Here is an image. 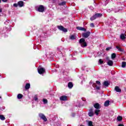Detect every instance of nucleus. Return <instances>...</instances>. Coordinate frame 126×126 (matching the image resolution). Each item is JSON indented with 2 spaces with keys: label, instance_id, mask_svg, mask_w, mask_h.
I'll return each mask as SVG.
<instances>
[{
  "label": "nucleus",
  "instance_id": "1",
  "mask_svg": "<svg viewBox=\"0 0 126 126\" xmlns=\"http://www.w3.org/2000/svg\"><path fill=\"white\" fill-rule=\"evenodd\" d=\"M35 10L36 11H38L39 12H44V11H45V7H44L42 5L36 6L35 7Z\"/></svg>",
  "mask_w": 126,
  "mask_h": 126
},
{
  "label": "nucleus",
  "instance_id": "2",
  "mask_svg": "<svg viewBox=\"0 0 126 126\" xmlns=\"http://www.w3.org/2000/svg\"><path fill=\"white\" fill-rule=\"evenodd\" d=\"M102 15L103 14L101 13H96L95 15L90 18V20H91V21H93V20H95V19L96 18L102 17Z\"/></svg>",
  "mask_w": 126,
  "mask_h": 126
},
{
  "label": "nucleus",
  "instance_id": "3",
  "mask_svg": "<svg viewBox=\"0 0 126 126\" xmlns=\"http://www.w3.org/2000/svg\"><path fill=\"white\" fill-rule=\"evenodd\" d=\"M79 44L81 45V47H84L87 46V43L85 42V39L84 38H81L79 40Z\"/></svg>",
  "mask_w": 126,
  "mask_h": 126
},
{
  "label": "nucleus",
  "instance_id": "4",
  "mask_svg": "<svg viewBox=\"0 0 126 126\" xmlns=\"http://www.w3.org/2000/svg\"><path fill=\"white\" fill-rule=\"evenodd\" d=\"M38 116L39 118L41 119V120H43V121H44V122H47V121H48V119H47V117H46V116H45V115H44V114L39 113L38 114Z\"/></svg>",
  "mask_w": 126,
  "mask_h": 126
},
{
  "label": "nucleus",
  "instance_id": "5",
  "mask_svg": "<svg viewBox=\"0 0 126 126\" xmlns=\"http://www.w3.org/2000/svg\"><path fill=\"white\" fill-rule=\"evenodd\" d=\"M57 27H58V29H59V30H61V31H63V32H67V29H65L63 26H58Z\"/></svg>",
  "mask_w": 126,
  "mask_h": 126
},
{
  "label": "nucleus",
  "instance_id": "6",
  "mask_svg": "<svg viewBox=\"0 0 126 126\" xmlns=\"http://www.w3.org/2000/svg\"><path fill=\"white\" fill-rule=\"evenodd\" d=\"M38 72L39 73V74H43V73H45V72H46V71L45 68L43 67H40L38 68Z\"/></svg>",
  "mask_w": 126,
  "mask_h": 126
},
{
  "label": "nucleus",
  "instance_id": "7",
  "mask_svg": "<svg viewBox=\"0 0 126 126\" xmlns=\"http://www.w3.org/2000/svg\"><path fill=\"white\" fill-rule=\"evenodd\" d=\"M94 110L93 109V108H91L89 110V112L88 113V115L89 117H93L94 116Z\"/></svg>",
  "mask_w": 126,
  "mask_h": 126
},
{
  "label": "nucleus",
  "instance_id": "8",
  "mask_svg": "<svg viewBox=\"0 0 126 126\" xmlns=\"http://www.w3.org/2000/svg\"><path fill=\"white\" fill-rule=\"evenodd\" d=\"M90 33H91L90 32H87L83 33L82 34V36L84 38H88V37L90 36Z\"/></svg>",
  "mask_w": 126,
  "mask_h": 126
},
{
  "label": "nucleus",
  "instance_id": "9",
  "mask_svg": "<svg viewBox=\"0 0 126 126\" xmlns=\"http://www.w3.org/2000/svg\"><path fill=\"white\" fill-rule=\"evenodd\" d=\"M61 101H67V96L65 95H62L60 97Z\"/></svg>",
  "mask_w": 126,
  "mask_h": 126
},
{
  "label": "nucleus",
  "instance_id": "10",
  "mask_svg": "<svg viewBox=\"0 0 126 126\" xmlns=\"http://www.w3.org/2000/svg\"><path fill=\"white\" fill-rule=\"evenodd\" d=\"M94 108H95V109H100L101 108V106L98 103H95V104H94Z\"/></svg>",
  "mask_w": 126,
  "mask_h": 126
},
{
  "label": "nucleus",
  "instance_id": "11",
  "mask_svg": "<svg viewBox=\"0 0 126 126\" xmlns=\"http://www.w3.org/2000/svg\"><path fill=\"white\" fill-rule=\"evenodd\" d=\"M76 29L80 30V31H85V32L86 31V29L85 28L81 27H77Z\"/></svg>",
  "mask_w": 126,
  "mask_h": 126
},
{
  "label": "nucleus",
  "instance_id": "12",
  "mask_svg": "<svg viewBox=\"0 0 126 126\" xmlns=\"http://www.w3.org/2000/svg\"><path fill=\"white\" fill-rule=\"evenodd\" d=\"M126 34L122 33L120 35V39H121V40H123V41H124V40H126Z\"/></svg>",
  "mask_w": 126,
  "mask_h": 126
},
{
  "label": "nucleus",
  "instance_id": "13",
  "mask_svg": "<svg viewBox=\"0 0 126 126\" xmlns=\"http://www.w3.org/2000/svg\"><path fill=\"white\" fill-rule=\"evenodd\" d=\"M18 5H19V6H20V7H22V6L24 5V2H23V1H19V2H18Z\"/></svg>",
  "mask_w": 126,
  "mask_h": 126
},
{
  "label": "nucleus",
  "instance_id": "14",
  "mask_svg": "<svg viewBox=\"0 0 126 126\" xmlns=\"http://www.w3.org/2000/svg\"><path fill=\"white\" fill-rule=\"evenodd\" d=\"M107 64L109 65V66H113V64H114V62L112 60H109L107 62Z\"/></svg>",
  "mask_w": 126,
  "mask_h": 126
},
{
  "label": "nucleus",
  "instance_id": "15",
  "mask_svg": "<svg viewBox=\"0 0 126 126\" xmlns=\"http://www.w3.org/2000/svg\"><path fill=\"white\" fill-rule=\"evenodd\" d=\"M115 90L116 91V92H122V90H121L118 86L115 87Z\"/></svg>",
  "mask_w": 126,
  "mask_h": 126
},
{
  "label": "nucleus",
  "instance_id": "16",
  "mask_svg": "<svg viewBox=\"0 0 126 126\" xmlns=\"http://www.w3.org/2000/svg\"><path fill=\"white\" fill-rule=\"evenodd\" d=\"M68 87L70 89H71V88L72 87H73V84H72V82H70L68 83Z\"/></svg>",
  "mask_w": 126,
  "mask_h": 126
},
{
  "label": "nucleus",
  "instance_id": "17",
  "mask_svg": "<svg viewBox=\"0 0 126 126\" xmlns=\"http://www.w3.org/2000/svg\"><path fill=\"white\" fill-rule=\"evenodd\" d=\"M109 104H110V101L109 100H106L104 102V107H108Z\"/></svg>",
  "mask_w": 126,
  "mask_h": 126
},
{
  "label": "nucleus",
  "instance_id": "18",
  "mask_svg": "<svg viewBox=\"0 0 126 126\" xmlns=\"http://www.w3.org/2000/svg\"><path fill=\"white\" fill-rule=\"evenodd\" d=\"M30 88V83H27L25 86L26 90H28Z\"/></svg>",
  "mask_w": 126,
  "mask_h": 126
},
{
  "label": "nucleus",
  "instance_id": "19",
  "mask_svg": "<svg viewBox=\"0 0 126 126\" xmlns=\"http://www.w3.org/2000/svg\"><path fill=\"white\" fill-rule=\"evenodd\" d=\"M93 87H94V88L95 87L96 89H97V90H100V87H98V86H97V85H96L95 83H94V84H93Z\"/></svg>",
  "mask_w": 126,
  "mask_h": 126
},
{
  "label": "nucleus",
  "instance_id": "20",
  "mask_svg": "<svg viewBox=\"0 0 126 126\" xmlns=\"http://www.w3.org/2000/svg\"><path fill=\"white\" fill-rule=\"evenodd\" d=\"M23 97V95L21 94H19L17 95V98L18 99H22V98Z\"/></svg>",
  "mask_w": 126,
  "mask_h": 126
},
{
  "label": "nucleus",
  "instance_id": "21",
  "mask_svg": "<svg viewBox=\"0 0 126 126\" xmlns=\"http://www.w3.org/2000/svg\"><path fill=\"white\" fill-rule=\"evenodd\" d=\"M70 39L71 40H75V39H76V36L75 35H72L70 36Z\"/></svg>",
  "mask_w": 126,
  "mask_h": 126
},
{
  "label": "nucleus",
  "instance_id": "22",
  "mask_svg": "<svg viewBox=\"0 0 126 126\" xmlns=\"http://www.w3.org/2000/svg\"><path fill=\"white\" fill-rule=\"evenodd\" d=\"M116 48L117 49V50H118V51H119V52H124V49L120 47V46H117Z\"/></svg>",
  "mask_w": 126,
  "mask_h": 126
},
{
  "label": "nucleus",
  "instance_id": "23",
  "mask_svg": "<svg viewBox=\"0 0 126 126\" xmlns=\"http://www.w3.org/2000/svg\"><path fill=\"white\" fill-rule=\"evenodd\" d=\"M99 113H100V110L95 109L94 110V114H95V115H96V116H98V115H99Z\"/></svg>",
  "mask_w": 126,
  "mask_h": 126
},
{
  "label": "nucleus",
  "instance_id": "24",
  "mask_svg": "<svg viewBox=\"0 0 126 126\" xmlns=\"http://www.w3.org/2000/svg\"><path fill=\"white\" fill-rule=\"evenodd\" d=\"M0 119L1 121H4V120H5V117H4V116L2 115H0Z\"/></svg>",
  "mask_w": 126,
  "mask_h": 126
},
{
  "label": "nucleus",
  "instance_id": "25",
  "mask_svg": "<svg viewBox=\"0 0 126 126\" xmlns=\"http://www.w3.org/2000/svg\"><path fill=\"white\" fill-rule=\"evenodd\" d=\"M126 62H123L122 64V67L125 68L126 67Z\"/></svg>",
  "mask_w": 126,
  "mask_h": 126
},
{
  "label": "nucleus",
  "instance_id": "26",
  "mask_svg": "<svg viewBox=\"0 0 126 126\" xmlns=\"http://www.w3.org/2000/svg\"><path fill=\"white\" fill-rule=\"evenodd\" d=\"M103 85H104V86L108 87L109 86V83L108 82V81H104Z\"/></svg>",
  "mask_w": 126,
  "mask_h": 126
},
{
  "label": "nucleus",
  "instance_id": "27",
  "mask_svg": "<svg viewBox=\"0 0 126 126\" xmlns=\"http://www.w3.org/2000/svg\"><path fill=\"white\" fill-rule=\"evenodd\" d=\"M116 57H117L116 53H113L111 55L112 59H116Z\"/></svg>",
  "mask_w": 126,
  "mask_h": 126
},
{
  "label": "nucleus",
  "instance_id": "28",
  "mask_svg": "<svg viewBox=\"0 0 126 126\" xmlns=\"http://www.w3.org/2000/svg\"><path fill=\"white\" fill-rule=\"evenodd\" d=\"M117 120L119 122H121V121H122L123 120V117L122 116H118L117 117Z\"/></svg>",
  "mask_w": 126,
  "mask_h": 126
},
{
  "label": "nucleus",
  "instance_id": "29",
  "mask_svg": "<svg viewBox=\"0 0 126 126\" xmlns=\"http://www.w3.org/2000/svg\"><path fill=\"white\" fill-rule=\"evenodd\" d=\"M66 3V2L65 1H63L59 3V5H65Z\"/></svg>",
  "mask_w": 126,
  "mask_h": 126
},
{
  "label": "nucleus",
  "instance_id": "30",
  "mask_svg": "<svg viewBox=\"0 0 126 126\" xmlns=\"http://www.w3.org/2000/svg\"><path fill=\"white\" fill-rule=\"evenodd\" d=\"M99 63L100 64H103V63H104V61H103L102 60V59H100L99 60Z\"/></svg>",
  "mask_w": 126,
  "mask_h": 126
},
{
  "label": "nucleus",
  "instance_id": "31",
  "mask_svg": "<svg viewBox=\"0 0 126 126\" xmlns=\"http://www.w3.org/2000/svg\"><path fill=\"white\" fill-rule=\"evenodd\" d=\"M43 104H47L48 103V100L47 99H43Z\"/></svg>",
  "mask_w": 126,
  "mask_h": 126
},
{
  "label": "nucleus",
  "instance_id": "32",
  "mask_svg": "<svg viewBox=\"0 0 126 126\" xmlns=\"http://www.w3.org/2000/svg\"><path fill=\"white\" fill-rule=\"evenodd\" d=\"M112 49V47H107L106 49V51H110V50H111Z\"/></svg>",
  "mask_w": 126,
  "mask_h": 126
},
{
  "label": "nucleus",
  "instance_id": "33",
  "mask_svg": "<svg viewBox=\"0 0 126 126\" xmlns=\"http://www.w3.org/2000/svg\"><path fill=\"white\" fill-rule=\"evenodd\" d=\"M96 84H97L98 85H101V83H100V81H96Z\"/></svg>",
  "mask_w": 126,
  "mask_h": 126
},
{
  "label": "nucleus",
  "instance_id": "34",
  "mask_svg": "<svg viewBox=\"0 0 126 126\" xmlns=\"http://www.w3.org/2000/svg\"><path fill=\"white\" fill-rule=\"evenodd\" d=\"M13 6H14L15 7H17V6H18V4H17V3H14L13 4Z\"/></svg>",
  "mask_w": 126,
  "mask_h": 126
},
{
  "label": "nucleus",
  "instance_id": "35",
  "mask_svg": "<svg viewBox=\"0 0 126 126\" xmlns=\"http://www.w3.org/2000/svg\"><path fill=\"white\" fill-rule=\"evenodd\" d=\"M34 99L35 100V101H37V100H38V97H37V96H34Z\"/></svg>",
  "mask_w": 126,
  "mask_h": 126
},
{
  "label": "nucleus",
  "instance_id": "36",
  "mask_svg": "<svg viewBox=\"0 0 126 126\" xmlns=\"http://www.w3.org/2000/svg\"><path fill=\"white\" fill-rule=\"evenodd\" d=\"M91 27H94V23H91L90 24Z\"/></svg>",
  "mask_w": 126,
  "mask_h": 126
},
{
  "label": "nucleus",
  "instance_id": "37",
  "mask_svg": "<svg viewBox=\"0 0 126 126\" xmlns=\"http://www.w3.org/2000/svg\"><path fill=\"white\" fill-rule=\"evenodd\" d=\"M106 59L107 60V61H108L109 62V61H110V58L108 57H106Z\"/></svg>",
  "mask_w": 126,
  "mask_h": 126
},
{
  "label": "nucleus",
  "instance_id": "38",
  "mask_svg": "<svg viewBox=\"0 0 126 126\" xmlns=\"http://www.w3.org/2000/svg\"><path fill=\"white\" fill-rule=\"evenodd\" d=\"M82 101H86V99L85 98H82Z\"/></svg>",
  "mask_w": 126,
  "mask_h": 126
},
{
  "label": "nucleus",
  "instance_id": "39",
  "mask_svg": "<svg viewBox=\"0 0 126 126\" xmlns=\"http://www.w3.org/2000/svg\"><path fill=\"white\" fill-rule=\"evenodd\" d=\"M2 1H3V2H6V1H7V0H2Z\"/></svg>",
  "mask_w": 126,
  "mask_h": 126
},
{
  "label": "nucleus",
  "instance_id": "40",
  "mask_svg": "<svg viewBox=\"0 0 126 126\" xmlns=\"http://www.w3.org/2000/svg\"><path fill=\"white\" fill-rule=\"evenodd\" d=\"M118 126H124V125L123 124H119Z\"/></svg>",
  "mask_w": 126,
  "mask_h": 126
},
{
  "label": "nucleus",
  "instance_id": "41",
  "mask_svg": "<svg viewBox=\"0 0 126 126\" xmlns=\"http://www.w3.org/2000/svg\"><path fill=\"white\" fill-rule=\"evenodd\" d=\"M0 12H2V10L0 8Z\"/></svg>",
  "mask_w": 126,
  "mask_h": 126
},
{
  "label": "nucleus",
  "instance_id": "42",
  "mask_svg": "<svg viewBox=\"0 0 126 126\" xmlns=\"http://www.w3.org/2000/svg\"><path fill=\"white\" fill-rule=\"evenodd\" d=\"M75 113H73L72 117H75Z\"/></svg>",
  "mask_w": 126,
  "mask_h": 126
},
{
  "label": "nucleus",
  "instance_id": "43",
  "mask_svg": "<svg viewBox=\"0 0 126 126\" xmlns=\"http://www.w3.org/2000/svg\"><path fill=\"white\" fill-rule=\"evenodd\" d=\"M0 2H1V0H0Z\"/></svg>",
  "mask_w": 126,
  "mask_h": 126
},
{
  "label": "nucleus",
  "instance_id": "44",
  "mask_svg": "<svg viewBox=\"0 0 126 126\" xmlns=\"http://www.w3.org/2000/svg\"><path fill=\"white\" fill-rule=\"evenodd\" d=\"M83 126V125H81V126Z\"/></svg>",
  "mask_w": 126,
  "mask_h": 126
},
{
  "label": "nucleus",
  "instance_id": "45",
  "mask_svg": "<svg viewBox=\"0 0 126 126\" xmlns=\"http://www.w3.org/2000/svg\"><path fill=\"white\" fill-rule=\"evenodd\" d=\"M0 98H1V97L0 96Z\"/></svg>",
  "mask_w": 126,
  "mask_h": 126
}]
</instances>
